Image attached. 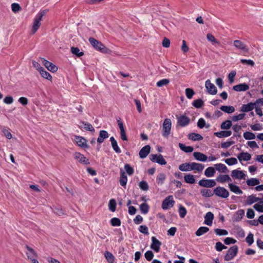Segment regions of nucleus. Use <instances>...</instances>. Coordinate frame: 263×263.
<instances>
[{
  "label": "nucleus",
  "instance_id": "56",
  "mask_svg": "<svg viewBox=\"0 0 263 263\" xmlns=\"http://www.w3.org/2000/svg\"><path fill=\"white\" fill-rule=\"evenodd\" d=\"M124 169L129 176L132 175L134 173V168L128 164H125Z\"/></svg>",
  "mask_w": 263,
  "mask_h": 263
},
{
  "label": "nucleus",
  "instance_id": "20",
  "mask_svg": "<svg viewBox=\"0 0 263 263\" xmlns=\"http://www.w3.org/2000/svg\"><path fill=\"white\" fill-rule=\"evenodd\" d=\"M25 248L27 250V252H26V255L29 259L31 260L36 258L37 254L35 251L32 248H30L27 245L25 246Z\"/></svg>",
  "mask_w": 263,
  "mask_h": 263
},
{
  "label": "nucleus",
  "instance_id": "64",
  "mask_svg": "<svg viewBox=\"0 0 263 263\" xmlns=\"http://www.w3.org/2000/svg\"><path fill=\"white\" fill-rule=\"evenodd\" d=\"M206 38L209 42L212 43L219 44V42L216 40L215 37L211 33H208L206 34Z\"/></svg>",
  "mask_w": 263,
  "mask_h": 263
},
{
  "label": "nucleus",
  "instance_id": "9",
  "mask_svg": "<svg viewBox=\"0 0 263 263\" xmlns=\"http://www.w3.org/2000/svg\"><path fill=\"white\" fill-rule=\"evenodd\" d=\"M205 87L209 94L214 95L217 93V90L216 87L211 82L210 80H208L205 81Z\"/></svg>",
  "mask_w": 263,
  "mask_h": 263
},
{
  "label": "nucleus",
  "instance_id": "44",
  "mask_svg": "<svg viewBox=\"0 0 263 263\" xmlns=\"http://www.w3.org/2000/svg\"><path fill=\"white\" fill-rule=\"evenodd\" d=\"M197 126L200 128H203L204 127L208 128L210 127V125L209 124H206L204 119L203 118H200L198 121Z\"/></svg>",
  "mask_w": 263,
  "mask_h": 263
},
{
  "label": "nucleus",
  "instance_id": "41",
  "mask_svg": "<svg viewBox=\"0 0 263 263\" xmlns=\"http://www.w3.org/2000/svg\"><path fill=\"white\" fill-rule=\"evenodd\" d=\"M247 184L249 186H255L259 184V179L255 178L249 179L246 181Z\"/></svg>",
  "mask_w": 263,
  "mask_h": 263
},
{
  "label": "nucleus",
  "instance_id": "1",
  "mask_svg": "<svg viewBox=\"0 0 263 263\" xmlns=\"http://www.w3.org/2000/svg\"><path fill=\"white\" fill-rule=\"evenodd\" d=\"M89 42L92 45V46L97 50L100 52L106 53H108L109 50L106 48L101 42L97 40L93 37H89Z\"/></svg>",
  "mask_w": 263,
  "mask_h": 263
},
{
  "label": "nucleus",
  "instance_id": "5",
  "mask_svg": "<svg viewBox=\"0 0 263 263\" xmlns=\"http://www.w3.org/2000/svg\"><path fill=\"white\" fill-rule=\"evenodd\" d=\"M213 193L221 198H227L230 195L229 191L226 188L220 186L214 189Z\"/></svg>",
  "mask_w": 263,
  "mask_h": 263
},
{
  "label": "nucleus",
  "instance_id": "50",
  "mask_svg": "<svg viewBox=\"0 0 263 263\" xmlns=\"http://www.w3.org/2000/svg\"><path fill=\"white\" fill-rule=\"evenodd\" d=\"M82 124L83 125V127L86 130L94 132L95 128L93 127L92 125L88 122H82Z\"/></svg>",
  "mask_w": 263,
  "mask_h": 263
},
{
  "label": "nucleus",
  "instance_id": "46",
  "mask_svg": "<svg viewBox=\"0 0 263 263\" xmlns=\"http://www.w3.org/2000/svg\"><path fill=\"white\" fill-rule=\"evenodd\" d=\"M70 50L72 54L76 55L78 57H81L84 55V53L80 51V49L78 47H72Z\"/></svg>",
  "mask_w": 263,
  "mask_h": 263
},
{
  "label": "nucleus",
  "instance_id": "42",
  "mask_svg": "<svg viewBox=\"0 0 263 263\" xmlns=\"http://www.w3.org/2000/svg\"><path fill=\"white\" fill-rule=\"evenodd\" d=\"M253 208L259 212H263V198L259 201L258 203L255 204Z\"/></svg>",
  "mask_w": 263,
  "mask_h": 263
},
{
  "label": "nucleus",
  "instance_id": "61",
  "mask_svg": "<svg viewBox=\"0 0 263 263\" xmlns=\"http://www.w3.org/2000/svg\"><path fill=\"white\" fill-rule=\"evenodd\" d=\"M139 186L141 190L143 191H147L148 189V185L147 183L145 181H141L139 182Z\"/></svg>",
  "mask_w": 263,
  "mask_h": 263
},
{
  "label": "nucleus",
  "instance_id": "13",
  "mask_svg": "<svg viewBox=\"0 0 263 263\" xmlns=\"http://www.w3.org/2000/svg\"><path fill=\"white\" fill-rule=\"evenodd\" d=\"M41 60L42 61V63L43 65L51 72H56L58 70V67L53 63L50 62L49 61L44 59V58H42Z\"/></svg>",
  "mask_w": 263,
  "mask_h": 263
},
{
  "label": "nucleus",
  "instance_id": "19",
  "mask_svg": "<svg viewBox=\"0 0 263 263\" xmlns=\"http://www.w3.org/2000/svg\"><path fill=\"white\" fill-rule=\"evenodd\" d=\"M204 166L202 164L196 162L190 163L191 171H196L198 172H201Z\"/></svg>",
  "mask_w": 263,
  "mask_h": 263
},
{
  "label": "nucleus",
  "instance_id": "54",
  "mask_svg": "<svg viewBox=\"0 0 263 263\" xmlns=\"http://www.w3.org/2000/svg\"><path fill=\"white\" fill-rule=\"evenodd\" d=\"M224 162L228 165H233L237 163L238 161L236 158L232 157L230 158L224 160Z\"/></svg>",
  "mask_w": 263,
  "mask_h": 263
},
{
  "label": "nucleus",
  "instance_id": "33",
  "mask_svg": "<svg viewBox=\"0 0 263 263\" xmlns=\"http://www.w3.org/2000/svg\"><path fill=\"white\" fill-rule=\"evenodd\" d=\"M245 214V211L243 210H238L234 216L233 218V220L234 221H240L242 217Z\"/></svg>",
  "mask_w": 263,
  "mask_h": 263
},
{
  "label": "nucleus",
  "instance_id": "26",
  "mask_svg": "<svg viewBox=\"0 0 263 263\" xmlns=\"http://www.w3.org/2000/svg\"><path fill=\"white\" fill-rule=\"evenodd\" d=\"M109 137L108 133L106 130H100L99 132V137L97 139V142L99 143L103 142L105 139Z\"/></svg>",
  "mask_w": 263,
  "mask_h": 263
},
{
  "label": "nucleus",
  "instance_id": "17",
  "mask_svg": "<svg viewBox=\"0 0 263 263\" xmlns=\"http://www.w3.org/2000/svg\"><path fill=\"white\" fill-rule=\"evenodd\" d=\"M216 180L221 183H224L226 182H232V179L228 175L220 174L217 177Z\"/></svg>",
  "mask_w": 263,
  "mask_h": 263
},
{
  "label": "nucleus",
  "instance_id": "15",
  "mask_svg": "<svg viewBox=\"0 0 263 263\" xmlns=\"http://www.w3.org/2000/svg\"><path fill=\"white\" fill-rule=\"evenodd\" d=\"M75 141L80 147L82 148H88L87 140L82 137L76 136L75 137Z\"/></svg>",
  "mask_w": 263,
  "mask_h": 263
},
{
  "label": "nucleus",
  "instance_id": "23",
  "mask_svg": "<svg viewBox=\"0 0 263 263\" xmlns=\"http://www.w3.org/2000/svg\"><path fill=\"white\" fill-rule=\"evenodd\" d=\"M213 219V214L211 212H208L204 216V224L208 226H211L212 224Z\"/></svg>",
  "mask_w": 263,
  "mask_h": 263
},
{
  "label": "nucleus",
  "instance_id": "53",
  "mask_svg": "<svg viewBox=\"0 0 263 263\" xmlns=\"http://www.w3.org/2000/svg\"><path fill=\"white\" fill-rule=\"evenodd\" d=\"M166 179V176L164 173L159 174L157 177V181L158 184H162Z\"/></svg>",
  "mask_w": 263,
  "mask_h": 263
},
{
  "label": "nucleus",
  "instance_id": "24",
  "mask_svg": "<svg viewBox=\"0 0 263 263\" xmlns=\"http://www.w3.org/2000/svg\"><path fill=\"white\" fill-rule=\"evenodd\" d=\"M193 156L196 160L202 162H205L208 159V157L204 154L200 152H194Z\"/></svg>",
  "mask_w": 263,
  "mask_h": 263
},
{
  "label": "nucleus",
  "instance_id": "40",
  "mask_svg": "<svg viewBox=\"0 0 263 263\" xmlns=\"http://www.w3.org/2000/svg\"><path fill=\"white\" fill-rule=\"evenodd\" d=\"M184 179L185 182L187 183L193 184L195 182L194 175L190 174L185 175L184 177Z\"/></svg>",
  "mask_w": 263,
  "mask_h": 263
},
{
  "label": "nucleus",
  "instance_id": "63",
  "mask_svg": "<svg viewBox=\"0 0 263 263\" xmlns=\"http://www.w3.org/2000/svg\"><path fill=\"white\" fill-rule=\"evenodd\" d=\"M186 213H187V211H186L185 208L182 205H180L179 208V213L180 217L181 218H184L185 217V216L186 215Z\"/></svg>",
  "mask_w": 263,
  "mask_h": 263
},
{
  "label": "nucleus",
  "instance_id": "52",
  "mask_svg": "<svg viewBox=\"0 0 263 263\" xmlns=\"http://www.w3.org/2000/svg\"><path fill=\"white\" fill-rule=\"evenodd\" d=\"M192 104L195 107L199 108L203 105V101L200 99H197L193 102Z\"/></svg>",
  "mask_w": 263,
  "mask_h": 263
},
{
  "label": "nucleus",
  "instance_id": "57",
  "mask_svg": "<svg viewBox=\"0 0 263 263\" xmlns=\"http://www.w3.org/2000/svg\"><path fill=\"white\" fill-rule=\"evenodd\" d=\"M169 83H170V80L168 79H162V80L159 81L157 83V86L159 87H162L163 86L168 85L169 84Z\"/></svg>",
  "mask_w": 263,
  "mask_h": 263
},
{
  "label": "nucleus",
  "instance_id": "39",
  "mask_svg": "<svg viewBox=\"0 0 263 263\" xmlns=\"http://www.w3.org/2000/svg\"><path fill=\"white\" fill-rule=\"evenodd\" d=\"M215 173V170L213 167H208L204 172V175L207 177H213Z\"/></svg>",
  "mask_w": 263,
  "mask_h": 263
},
{
  "label": "nucleus",
  "instance_id": "35",
  "mask_svg": "<svg viewBox=\"0 0 263 263\" xmlns=\"http://www.w3.org/2000/svg\"><path fill=\"white\" fill-rule=\"evenodd\" d=\"M179 147L182 151L185 153H191L194 150V148L192 146H185L184 144L181 143H179Z\"/></svg>",
  "mask_w": 263,
  "mask_h": 263
},
{
  "label": "nucleus",
  "instance_id": "8",
  "mask_svg": "<svg viewBox=\"0 0 263 263\" xmlns=\"http://www.w3.org/2000/svg\"><path fill=\"white\" fill-rule=\"evenodd\" d=\"M198 184L202 187H212L215 186L216 183L214 180L202 179L199 181Z\"/></svg>",
  "mask_w": 263,
  "mask_h": 263
},
{
  "label": "nucleus",
  "instance_id": "29",
  "mask_svg": "<svg viewBox=\"0 0 263 263\" xmlns=\"http://www.w3.org/2000/svg\"><path fill=\"white\" fill-rule=\"evenodd\" d=\"M120 178L119 180L120 184L122 186H125L127 181V177L125 173L122 169L120 170Z\"/></svg>",
  "mask_w": 263,
  "mask_h": 263
},
{
  "label": "nucleus",
  "instance_id": "43",
  "mask_svg": "<svg viewBox=\"0 0 263 263\" xmlns=\"http://www.w3.org/2000/svg\"><path fill=\"white\" fill-rule=\"evenodd\" d=\"M232 121L229 120H226L225 121L223 122L221 125L220 128L222 129H229L230 128V127L232 126Z\"/></svg>",
  "mask_w": 263,
  "mask_h": 263
},
{
  "label": "nucleus",
  "instance_id": "14",
  "mask_svg": "<svg viewBox=\"0 0 263 263\" xmlns=\"http://www.w3.org/2000/svg\"><path fill=\"white\" fill-rule=\"evenodd\" d=\"M152 243L151 245V248L155 252H158L162 244L161 242L154 236L152 237Z\"/></svg>",
  "mask_w": 263,
  "mask_h": 263
},
{
  "label": "nucleus",
  "instance_id": "22",
  "mask_svg": "<svg viewBox=\"0 0 263 263\" xmlns=\"http://www.w3.org/2000/svg\"><path fill=\"white\" fill-rule=\"evenodd\" d=\"M237 158L240 162L249 161L251 158V155L247 152H241L237 155Z\"/></svg>",
  "mask_w": 263,
  "mask_h": 263
},
{
  "label": "nucleus",
  "instance_id": "12",
  "mask_svg": "<svg viewBox=\"0 0 263 263\" xmlns=\"http://www.w3.org/2000/svg\"><path fill=\"white\" fill-rule=\"evenodd\" d=\"M74 158L80 163L84 164H89L90 163L89 160L87 159L83 154L79 152H76L73 154Z\"/></svg>",
  "mask_w": 263,
  "mask_h": 263
},
{
  "label": "nucleus",
  "instance_id": "58",
  "mask_svg": "<svg viewBox=\"0 0 263 263\" xmlns=\"http://www.w3.org/2000/svg\"><path fill=\"white\" fill-rule=\"evenodd\" d=\"M11 9L14 13H17L22 10L21 7L17 3H13L11 5Z\"/></svg>",
  "mask_w": 263,
  "mask_h": 263
},
{
  "label": "nucleus",
  "instance_id": "27",
  "mask_svg": "<svg viewBox=\"0 0 263 263\" xmlns=\"http://www.w3.org/2000/svg\"><path fill=\"white\" fill-rule=\"evenodd\" d=\"M228 187H229L230 191L236 194H242V191L239 188V187L236 185L233 184L232 183H230L228 184Z\"/></svg>",
  "mask_w": 263,
  "mask_h": 263
},
{
  "label": "nucleus",
  "instance_id": "47",
  "mask_svg": "<svg viewBox=\"0 0 263 263\" xmlns=\"http://www.w3.org/2000/svg\"><path fill=\"white\" fill-rule=\"evenodd\" d=\"M40 73L43 78L46 79L48 80H51V79H52L51 76L48 72L46 71L44 69V68L42 70H41V71H40Z\"/></svg>",
  "mask_w": 263,
  "mask_h": 263
},
{
  "label": "nucleus",
  "instance_id": "38",
  "mask_svg": "<svg viewBox=\"0 0 263 263\" xmlns=\"http://www.w3.org/2000/svg\"><path fill=\"white\" fill-rule=\"evenodd\" d=\"M209 231V228L206 227H201L197 230L195 234L197 236H200L208 232Z\"/></svg>",
  "mask_w": 263,
  "mask_h": 263
},
{
  "label": "nucleus",
  "instance_id": "36",
  "mask_svg": "<svg viewBox=\"0 0 263 263\" xmlns=\"http://www.w3.org/2000/svg\"><path fill=\"white\" fill-rule=\"evenodd\" d=\"M201 194L204 197H211L214 194L211 190L203 189L200 190Z\"/></svg>",
  "mask_w": 263,
  "mask_h": 263
},
{
  "label": "nucleus",
  "instance_id": "2",
  "mask_svg": "<svg viewBox=\"0 0 263 263\" xmlns=\"http://www.w3.org/2000/svg\"><path fill=\"white\" fill-rule=\"evenodd\" d=\"M46 10H44L40 12L35 17L32 24L31 33L34 34L39 29L41 26V21L42 20L43 16L45 14Z\"/></svg>",
  "mask_w": 263,
  "mask_h": 263
},
{
  "label": "nucleus",
  "instance_id": "62",
  "mask_svg": "<svg viewBox=\"0 0 263 263\" xmlns=\"http://www.w3.org/2000/svg\"><path fill=\"white\" fill-rule=\"evenodd\" d=\"M227 248V247L220 241L216 243L215 249L217 251H221L222 250L226 249Z\"/></svg>",
  "mask_w": 263,
  "mask_h": 263
},
{
  "label": "nucleus",
  "instance_id": "7",
  "mask_svg": "<svg viewBox=\"0 0 263 263\" xmlns=\"http://www.w3.org/2000/svg\"><path fill=\"white\" fill-rule=\"evenodd\" d=\"M174 202L173 196L170 195L163 201L162 208L163 210H167L170 207H172Z\"/></svg>",
  "mask_w": 263,
  "mask_h": 263
},
{
  "label": "nucleus",
  "instance_id": "60",
  "mask_svg": "<svg viewBox=\"0 0 263 263\" xmlns=\"http://www.w3.org/2000/svg\"><path fill=\"white\" fill-rule=\"evenodd\" d=\"M215 233L219 236H222V235H227L228 234V232L223 229H216L214 230Z\"/></svg>",
  "mask_w": 263,
  "mask_h": 263
},
{
  "label": "nucleus",
  "instance_id": "32",
  "mask_svg": "<svg viewBox=\"0 0 263 263\" xmlns=\"http://www.w3.org/2000/svg\"><path fill=\"white\" fill-rule=\"evenodd\" d=\"M215 169L221 173H226L228 172L227 167L223 164L218 163L214 165Z\"/></svg>",
  "mask_w": 263,
  "mask_h": 263
},
{
  "label": "nucleus",
  "instance_id": "4",
  "mask_svg": "<svg viewBox=\"0 0 263 263\" xmlns=\"http://www.w3.org/2000/svg\"><path fill=\"white\" fill-rule=\"evenodd\" d=\"M238 251V248L235 245L229 248L226 255L224 256V259L226 261H229L233 259L237 255Z\"/></svg>",
  "mask_w": 263,
  "mask_h": 263
},
{
  "label": "nucleus",
  "instance_id": "45",
  "mask_svg": "<svg viewBox=\"0 0 263 263\" xmlns=\"http://www.w3.org/2000/svg\"><path fill=\"white\" fill-rule=\"evenodd\" d=\"M179 169L183 172L191 171L190 163H184L180 164Z\"/></svg>",
  "mask_w": 263,
  "mask_h": 263
},
{
  "label": "nucleus",
  "instance_id": "10",
  "mask_svg": "<svg viewBox=\"0 0 263 263\" xmlns=\"http://www.w3.org/2000/svg\"><path fill=\"white\" fill-rule=\"evenodd\" d=\"M190 122V118L185 115H181L177 118V124L180 127L187 125Z\"/></svg>",
  "mask_w": 263,
  "mask_h": 263
},
{
  "label": "nucleus",
  "instance_id": "59",
  "mask_svg": "<svg viewBox=\"0 0 263 263\" xmlns=\"http://www.w3.org/2000/svg\"><path fill=\"white\" fill-rule=\"evenodd\" d=\"M116 208V202L115 199H111L109 202V209L111 212H115Z\"/></svg>",
  "mask_w": 263,
  "mask_h": 263
},
{
  "label": "nucleus",
  "instance_id": "3",
  "mask_svg": "<svg viewBox=\"0 0 263 263\" xmlns=\"http://www.w3.org/2000/svg\"><path fill=\"white\" fill-rule=\"evenodd\" d=\"M172 127V121L170 119H165L162 124V136L164 138H168L171 134Z\"/></svg>",
  "mask_w": 263,
  "mask_h": 263
},
{
  "label": "nucleus",
  "instance_id": "25",
  "mask_svg": "<svg viewBox=\"0 0 263 263\" xmlns=\"http://www.w3.org/2000/svg\"><path fill=\"white\" fill-rule=\"evenodd\" d=\"M233 89L236 91H246L249 89V86L246 83H241L234 86Z\"/></svg>",
  "mask_w": 263,
  "mask_h": 263
},
{
  "label": "nucleus",
  "instance_id": "28",
  "mask_svg": "<svg viewBox=\"0 0 263 263\" xmlns=\"http://www.w3.org/2000/svg\"><path fill=\"white\" fill-rule=\"evenodd\" d=\"M261 200L260 198L258 197H256L254 195H251L250 196H249L247 199V200L245 201V203L247 205H251L252 204L258 202Z\"/></svg>",
  "mask_w": 263,
  "mask_h": 263
},
{
  "label": "nucleus",
  "instance_id": "48",
  "mask_svg": "<svg viewBox=\"0 0 263 263\" xmlns=\"http://www.w3.org/2000/svg\"><path fill=\"white\" fill-rule=\"evenodd\" d=\"M104 256L109 263H113L115 257L112 253L108 251H106Z\"/></svg>",
  "mask_w": 263,
  "mask_h": 263
},
{
  "label": "nucleus",
  "instance_id": "49",
  "mask_svg": "<svg viewBox=\"0 0 263 263\" xmlns=\"http://www.w3.org/2000/svg\"><path fill=\"white\" fill-rule=\"evenodd\" d=\"M244 138L246 140H252L255 138V135L254 133L250 132H245L243 134Z\"/></svg>",
  "mask_w": 263,
  "mask_h": 263
},
{
  "label": "nucleus",
  "instance_id": "31",
  "mask_svg": "<svg viewBox=\"0 0 263 263\" xmlns=\"http://www.w3.org/2000/svg\"><path fill=\"white\" fill-rule=\"evenodd\" d=\"M231 134L232 132L230 130H222L214 133V135L220 138L229 137Z\"/></svg>",
  "mask_w": 263,
  "mask_h": 263
},
{
  "label": "nucleus",
  "instance_id": "16",
  "mask_svg": "<svg viewBox=\"0 0 263 263\" xmlns=\"http://www.w3.org/2000/svg\"><path fill=\"white\" fill-rule=\"evenodd\" d=\"M151 151V146L148 145L143 147L139 152V157L141 159L145 158L149 154Z\"/></svg>",
  "mask_w": 263,
  "mask_h": 263
},
{
  "label": "nucleus",
  "instance_id": "51",
  "mask_svg": "<svg viewBox=\"0 0 263 263\" xmlns=\"http://www.w3.org/2000/svg\"><path fill=\"white\" fill-rule=\"evenodd\" d=\"M149 206L146 203H142L140 206V209L143 214H147L149 211Z\"/></svg>",
  "mask_w": 263,
  "mask_h": 263
},
{
  "label": "nucleus",
  "instance_id": "6",
  "mask_svg": "<svg viewBox=\"0 0 263 263\" xmlns=\"http://www.w3.org/2000/svg\"><path fill=\"white\" fill-rule=\"evenodd\" d=\"M149 159L152 161L157 162L160 165H165L166 164V161L161 154H152L149 156Z\"/></svg>",
  "mask_w": 263,
  "mask_h": 263
},
{
  "label": "nucleus",
  "instance_id": "55",
  "mask_svg": "<svg viewBox=\"0 0 263 263\" xmlns=\"http://www.w3.org/2000/svg\"><path fill=\"white\" fill-rule=\"evenodd\" d=\"M110 223L114 227H118L121 225V220L118 218H112L110 220Z\"/></svg>",
  "mask_w": 263,
  "mask_h": 263
},
{
  "label": "nucleus",
  "instance_id": "18",
  "mask_svg": "<svg viewBox=\"0 0 263 263\" xmlns=\"http://www.w3.org/2000/svg\"><path fill=\"white\" fill-rule=\"evenodd\" d=\"M234 46L237 49L243 51L247 52L248 48L246 45L240 40H235L234 41Z\"/></svg>",
  "mask_w": 263,
  "mask_h": 263
},
{
  "label": "nucleus",
  "instance_id": "11",
  "mask_svg": "<svg viewBox=\"0 0 263 263\" xmlns=\"http://www.w3.org/2000/svg\"><path fill=\"white\" fill-rule=\"evenodd\" d=\"M231 176L234 179H245L246 175L242 171L234 170L231 172Z\"/></svg>",
  "mask_w": 263,
  "mask_h": 263
},
{
  "label": "nucleus",
  "instance_id": "30",
  "mask_svg": "<svg viewBox=\"0 0 263 263\" xmlns=\"http://www.w3.org/2000/svg\"><path fill=\"white\" fill-rule=\"evenodd\" d=\"M110 141L111 142L112 147L115 152L117 154L120 153L121 151L120 147L118 146L117 142L115 139L113 137H111L110 138Z\"/></svg>",
  "mask_w": 263,
  "mask_h": 263
},
{
  "label": "nucleus",
  "instance_id": "34",
  "mask_svg": "<svg viewBox=\"0 0 263 263\" xmlns=\"http://www.w3.org/2000/svg\"><path fill=\"white\" fill-rule=\"evenodd\" d=\"M189 139L193 141H200L203 139L202 136L196 133H191L188 135Z\"/></svg>",
  "mask_w": 263,
  "mask_h": 263
},
{
  "label": "nucleus",
  "instance_id": "21",
  "mask_svg": "<svg viewBox=\"0 0 263 263\" xmlns=\"http://www.w3.org/2000/svg\"><path fill=\"white\" fill-rule=\"evenodd\" d=\"M255 108V104L250 102L247 104H243L241 107V111L242 112H249L252 111Z\"/></svg>",
  "mask_w": 263,
  "mask_h": 263
},
{
  "label": "nucleus",
  "instance_id": "37",
  "mask_svg": "<svg viewBox=\"0 0 263 263\" xmlns=\"http://www.w3.org/2000/svg\"><path fill=\"white\" fill-rule=\"evenodd\" d=\"M220 109L228 114H232L235 111V108L232 106H221Z\"/></svg>",
  "mask_w": 263,
  "mask_h": 263
}]
</instances>
